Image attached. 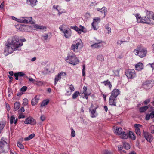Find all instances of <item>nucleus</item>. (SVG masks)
<instances>
[{
  "label": "nucleus",
  "mask_w": 154,
  "mask_h": 154,
  "mask_svg": "<svg viewBox=\"0 0 154 154\" xmlns=\"http://www.w3.org/2000/svg\"><path fill=\"white\" fill-rule=\"evenodd\" d=\"M103 43H105L104 42L99 41L97 43H95L91 45V47L93 48L99 49L100 48H103Z\"/></svg>",
  "instance_id": "obj_10"
},
{
  "label": "nucleus",
  "mask_w": 154,
  "mask_h": 154,
  "mask_svg": "<svg viewBox=\"0 0 154 154\" xmlns=\"http://www.w3.org/2000/svg\"><path fill=\"white\" fill-rule=\"evenodd\" d=\"M136 133L138 135H140V128L141 127L142 125L139 124H135L134 125Z\"/></svg>",
  "instance_id": "obj_18"
},
{
  "label": "nucleus",
  "mask_w": 154,
  "mask_h": 154,
  "mask_svg": "<svg viewBox=\"0 0 154 154\" xmlns=\"http://www.w3.org/2000/svg\"><path fill=\"white\" fill-rule=\"evenodd\" d=\"M49 100H46L43 101L41 104V106L42 107L47 105L49 102Z\"/></svg>",
  "instance_id": "obj_36"
},
{
  "label": "nucleus",
  "mask_w": 154,
  "mask_h": 154,
  "mask_svg": "<svg viewBox=\"0 0 154 154\" xmlns=\"http://www.w3.org/2000/svg\"><path fill=\"white\" fill-rule=\"evenodd\" d=\"M143 134L146 140L148 142L151 143L153 139V137L150 133L143 131Z\"/></svg>",
  "instance_id": "obj_9"
},
{
  "label": "nucleus",
  "mask_w": 154,
  "mask_h": 154,
  "mask_svg": "<svg viewBox=\"0 0 154 154\" xmlns=\"http://www.w3.org/2000/svg\"><path fill=\"white\" fill-rule=\"evenodd\" d=\"M120 91L117 89H114L111 92L110 96L116 98L119 94H120Z\"/></svg>",
  "instance_id": "obj_16"
},
{
  "label": "nucleus",
  "mask_w": 154,
  "mask_h": 154,
  "mask_svg": "<svg viewBox=\"0 0 154 154\" xmlns=\"http://www.w3.org/2000/svg\"><path fill=\"white\" fill-rule=\"evenodd\" d=\"M77 32L78 33L81 34L82 32H85L86 30H85V28L84 27L82 26L81 25H80L79 26V28Z\"/></svg>",
  "instance_id": "obj_30"
},
{
  "label": "nucleus",
  "mask_w": 154,
  "mask_h": 154,
  "mask_svg": "<svg viewBox=\"0 0 154 154\" xmlns=\"http://www.w3.org/2000/svg\"><path fill=\"white\" fill-rule=\"evenodd\" d=\"M70 28L75 30L76 31H78V30L79 29V28H78L77 26H71Z\"/></svg>",
  "instance_id": "obj_51"
},
{
  "label": "nucleus",
  "mask_w": 154,
  "mask_h": 154,
  "mask_svg": "<svg viewBox=\"0 0 154 154\" xmlns=\"http://www.w3.org/2000/svg\"><path fill=\"white\" fill-rule=\"evenodd\" d=\"M32 20V18L31 17H26L20 20L19 22L23 23L34 24V22Z\"/></svg>",
  "instance_id": "obj_11"
},
{
  "label": "nucleus",
  "mask_w": 154,
  "mask_h": 154,
  "mask_svg": "<svg viewBox=\"0 0 154 154\" xmlns=\"http://www.w3.org/2000/svg\"><path fill=\"white\" fill-rule=\"evenodd\" d=\"M154 117V111H152L150 114H147L146 115L145 119L146 120H149L150 119Z\"/></svg>",
  "instance_id": "obj_24"
},
{
  "label": "nucleus",
  "mask_w": 154,
  "mask_h": 154,
  "mask_svg": "<svg viewBox=\"0 0 154 154\" xmlns=\"http://www.w3.org/2000/svg\"><path fill=\"white\" fill-rule=\"evenodd\" d=\"M6 106L7 110L9 111L10 109V106L9 104L7 103H6Z\"/></svg>",
  "instance_id": "obj_58"
},
{
  "label": "nucleus",
  "mask_w": 154,
  "mask_h": 154,
  "mask_svg": "<svg viewBox=\"0 0 154 154\" xmlns=\"http://www.w3.org/2000/svg\"><path fill=\"white\" fill-rule=\"evenodd\" d=\"M123 145L124 148L126 149H129L130 148V146L129 144L126 143H124Z\"/></svg>",
  "instance_id": "obj_37"
},
{
  "label": "nucleus",
  "mask_w": 154,
  "mask_h": 154,
  "mask_svg": "<svg viewBox=\"0 0 154 154\" xmlns=\"http://www.w3.org/2000/svg\"><path fill=\"white\" fill-rule=\"evenodd\" d=\"M16 73L18 76H23L25 75V74L23 72H19Z\"/></svg>",
  "instance_id": "obj_45"
},
{
  "label": "nucleus",
  "mask_w": 154,
  "mask_h": 154,
  "mask_svg": "<svg viewBox=\"0 0 154 154\" xmlns=\"http://www.w3.org/2000/svg\"><path fill=\"white\" fill-rule=\"evenodd\" d=\"M25 124H30L32 125H34L36 123L35 120L32 117H29L26 119L24 121Z\"/></svg>",
  "instance_id": "obj_12"
},
{
  "label": "nucleus",
  "mask_w": 154,
  "mask_h": 154,
  "mask_svg": "<svg viewBox=\"0 0 154 154\" xmlns=\"http://www.w3.org/2000/svg\"><path fill=\"white\" fill-rule=\"evenodd\" d=\"M106 28L107 30L108 34H109L111 33V28H110L108 26H107L106 27Z\"/></svg>",
  "instance_id": "obj_52"
},
{
  "label": "nucleus",
  "mask_w": 154,
  "mask_h": 154,
  "mask_svg": "<svg viewBox=\"0 0 154 154\" xmlns=\"http://www.w3.org/2000/svg\"><path fill=\"white\" fill-rule=\"evenodd\" d=\"M25 110L23 107H22L19 110V112H22L24 111Z\"/></svg>",
  "instance_id": "obj_57"
},
{
  "label": "nucleus",
  "mask_w": 154,
  "mask_h": 154,
  "mask_svg": "<svg viewBox=\"0 0 154 154\" xmlns=\"http://www.w3.org/2000/svg\"><path fill=\"white\" fill-rule=\"evenodd\" d=\"M93 105L91 104V107L89 109V111L91 113V116L92 118H94L96 117L97 114L96 113V110L97 108V107L93 109Z\"/></svg>",
  "instance_id": "obj_13"
},
{
  "label": "nucleus",
  "mask_w": 154,
  "mask_h": 154,
  "mask_svg": "<svg viewBox=\"0 0 154 154\" xmlns=\"http://www.w3.org/2000/svg\"><path fill=\"white\" fill-rule=\"evenodd\" d=\"M5 125V123L4 121L0 122V133L1 132V130H2L3 128Z\"/></svg>",
  "instance_id": "obj_35"
},
{
  "label": "nucleus",
  "mask_w": 154,
  "mask_h": 154,
  "mask_svg": "<svg viewBox=\"0 0 154 154\" xmlns=\"http://www.w3.org/2000/svg\"><path fill=\"white\" fill-rule=\"evenodd\" d=\"M83 94L87 93V87L85 86H84L83 87Z\"/></svg>",
  "instance_id": "obj_55"
},
{
  "label": "nucleus",
  "mask_w": 154,
  "mask_h": 154,
  "mask_svg": "<svg viewBox=\"0 0 154 154\" xmlns=\"http://www.w3.org/2000/svg\"><path fill=\"white\" fill-rule=\"evenodd\" d=\"M135 69L138 71H140L143 68V66L142 63L139 62L135 65Z\"/></svg>",
  "instance_id": "obj_19"
},
{
  "label": "nucleus",
  "mask_w": 154,
  "mask_h": 154,
  "mask_svg": "<svg viewBox=\"0 0 154 154\" xmlns=\"http://www.w3.org/2000/svg\"><path fill=\"white\" fill-rule=\"evenodd\" d=\"M20 106V104L19 102L15 103L14 105V108L15 111L18 110Z\"/></svg>",
  "instance_id": "obj_34"
},
{
  "label": "nucleus",
  "mask_w": 154,
  "mask_h": 154,
  "mask_svg": "<svg viewBox=\"0 0 154 154\" xmlns=\"http://www.w3.org/2000/svg\"><path fill=\"white\" fill-rule=\"evenodd\" d=\"M27 88L26 86H23L20 89L21 91L22 92H25L27 89Z\"/></svg>",
  "instance_id": "obj_47"
},
{
  "label": "nucleus",
  "mask_w": 154,
  "mask_h": 154,
  "mask_svg": "<svg viewBox=\"0 0 154 154\" xmlns=\"http://www.w3.org/2000/svg\"><path fill=\"white\" fill-rule=\"evenodd\" d=\"M69 89L71 92L73 91L74 90V88L73 85L72 84L70 85L69 87Z\"/></svg>",
  "instance_id": "obj_49"
},
{
  "label": "nucleus",
  "mask_w": 154,
  "mask_h": 154,
  "mask_svg": "<svg viewBox=\"0 0 154 154\" xmlns=\"http://www.w3.org/2000/svg\"><path fill=\"white\" fill-rule=\"evenodd\" d=\"M40 119L42 121H44L45 119V117L44 116L42 115L40 117Z\"/></svg>",
  "instance_id": "obj_60"
},
{
  "label": "nucleus",
  "mask_w": 154,
  "mask_h": 154,
  "mask_svg": "<svg viewBox=\"0 0 154 154\" xmlns=\"http://www.w3.org/2000/svg\"><path fill=\"white\" fill-rule=\"evenodd\" d=\"M126 75L128 78H133L136 76L135 72L134 69H128L126 72Z\"/></svg>",
  "instance_id": "obj_8"
},
{
  "label": "nucleus",
  "mask_w": 154,
  "mask_h": 154,
  "mask_svg": "<svg viewBox=\"0 0 154 154\" xmlns=\"http://www.w3.org/2000/svg\"><path fill=\"white\" fill-rule=\"evenodd\" d=\"M133 52L136 55H138L142 58L146 56L147 51L146 49L143 48L141 46H139L134 50Z\"/></svg>",
  "instance_id": "obj_4"
},
{
  "label": "nucleus",
  "mask_w": 154,
  "mask_h": 154,
  "mask_svg": "<svg viewBox=\"0 0 154 154\" xmlns=\"http://www.w3.org/2000/svg\"><path fill=\"white\" fill-rule=\"evenodd\" d=\"M60 74H58V75L56 76L55 78L54 85H56L57 82L62 78V77L60 76Z\"/></svg>",
  "instance_id": "obj_32"
},
{
  "label": "nucleus",
  "mask_w": 154,
  "mask_h": 154,
  "mask_svg": "<svg viewBox=\"0 0 154 154\" xmlns=\"http://www.w3.org/2000/svg\"><path fill=\"white\" fill-rule=\"evenodd\" d=\"M120 137L122 139H126L128 137V134L127 132H122L120 135Z\"/></svg>",
  "instance_id": "obj_25"
},
{
  "label": "nucleus",
  "mask_w": 154,
  "mask_h": 154,
  "mask_svg": "<svg viewBox=\"0 0 154 154\" xmlns=\"http://www.w3.org/2000/svg\"><path fill=\"white\" fill-rule=\"evenodd\" d=\"M143 85L145 88L149 89L154 85V81L152 80H147L143 82Z\"/></svg>",
  "instance_id": "obj_6"
},
{
  "label": "nucleus",
  "mask_w": 154,
  "mask_h": 154,
  "mask_svg": "<svg viewBox=\"0 0 154 154\" xmlns=\"http://www.w3.org/2000/svg\"><path fill=\"white\" fill-rule=\"evenodd\" d=\"M65 60L66 62L74 65H76L79 62L76 56L71 53L68 54L67 57L66 58Z\"/></svg>",
  "instance_id": "obj_3"
},
{
  "label": "nucleus",
  "mask_w": 154,
  "mask_h": 154,
  "mask_svg": "<svg viewBox=\"0 0 154 154\" xmlns=\"http://www.w3.org/2000/svg\"><path fill=\"white\" fill-rule=\"evenodd\" d=\"M93 22L92 23L95 24L96 25H98L100 21V18L98 17H96L93 18Z\"/></svg>",
  "instance_id": "obj_29"
},
{
  "label": "nucleus",
  "mask_w": 154,
  "mask_h": 154,
  "mask_svg": "<svg viewBox=\"0 0 154 154\" xmlns=\"http://www.w3.org/2000/svg\"><path fill=\"white\" fill-rule=\"evenodd\" d=\"M15 118L14 116H12L10 119V122L11 124H12L14 123V121L15 119Z\"/></svg>",
  "instance_id": "obj_42"
},
{
  "label": "nucleus",
  "mask_w": 154,
  "mask_h": 154,
  "mask_svg": "<svg viewBox=\"0 0 154 154\" xmlns=\"http://www.w3.org/2000/svg\"><path fill=\"white\" fill-rule=\"evenodd\" d=\"M82 47L81 43L79 42H78L72 44L71 46V49L74 52H76L78 51V50L81 49Z\"/></svg>",
  "instance_id": "obj_7"
},
{
  "label": "nucleus",
  "mask_w": 154,
  "mask_h": 154,
  "mask_svg": "<svg viewBox=\"0 0 154 154\" xmlns=\"http://www.w3.org/2000/svg\"><path fill=\"white\" fill-rule=\"evenodd\" d=\"M150 102V99H148L146 100L144 102V104L146 105L149 102Z\"/></svg>",
  "instance_id": "obj_53"
},
{
  "label": "nucleus",
  "mask_w": 154,
  "mask_h": 154,
  "mask_svg": "<svg viewBox=\"0 0 154 154\" xmlns=\"http://www.w3.org/2000/svg\"><path fill=\"white\" fill-rule=\"evenodd\" d=\"M23 102L24 106L27 105L28 103V100L26 98H25L23 100Z\"/></svg>",
  "instance_id": "obj_43"
},
{
  "label": "nucleus",
  "mask_w": 154,
  "mask_h": 154,
  "mask_svg": "<svg viewBox=\"0 0 154 154\" xmlns=\"http://www.w3.org/2000/svg\"><path fill=\"white\" fill-rule=\"evenodd\" d=\"M58 8V6H56L55 5H54L53 6V8L54 9H56L57 11H59V10H60V9H59V8Z\"/></svg>",
  "instance_id": "obj_56"
},
{
  "label": "nucleus",
  "mask_w": 154,
  "mask_h": 154,
  "mask_svg": "<svg viewBox=\"0 0 154 154\" xmlns=\"http://www.w3.org/2000/svg\"><path fill=\"white\" fill-rule=\"evenodd\" d=\"M104 154H113L112 153L107 150H105L103 151Z\"/></svg>",
  "instance_id": "obj_50"
},
{
  "label": "nucleus",
  "mask_w": 154,
  "mask_h": 154,
  "mask_svg": "<svg viewBox=\"0 0 154 154\" xmlns=\"http://www.w3.org/2000/svg\"><path fill=\"white\" fill-rule=\"evenodd\" d=\"M79 93L78 91H75L72 95V98L73 99H76L78 96Z\"/></svg>",
  "instance_id": "obj_38"
},
{
  "label": "nucleus",
  "mask_w": 154,
  "mask_h": 154,
  "mask_svg": "<svg viewBox=\"0 0 154 154\" xmlns=\"http://www.w3.org/2000/svg\"><path fill=\"white\" fill-rule=\"evenodd\" d=\"M101 83H103L105 86H108L110 90L112 87V85L111 84L109 80H107L103 82H101Z\"/></svg>",
  "instance_id": "obj_21"
},
{
  "label": "nucleus",
  "mask_w": 154,
  "mask_h": 154,
  "mask_svg": "<svg viewBox=\"0 0 154 154\" xmlns=\"http://www.w3.org/2000/svg\"><path fill=\"white\" fill-rule=\"evenodd\" d=\"M97 59L100 61H103L104 60V57L101 54H99L97 56Z\"/></svg>",
  "instance_id": "obj_33"
},
{
  "label": "nucleus",
  "mask_w": 154,
  "mask_h": 154,
  "mask_svg": "<svg viewBox=\"0 0 154 154\" xmlns=\"http://www.w3.org/2000/svg\"><path fill=\"white\" fill-rule=\"evenodd\" d=\"M146 14L147 18L146 17V20H148V19H151L154 16V13L151 11L147 10L146 11Z\"/></svg>",
  "instance_id": "obj_17"
},
{
  "label": "nucleus",
  "mask_w": 154,
  "mask_h": 154,
  "mask_svg": "<svg viewBox=\"0 0 154 154\" xmlns=\"http://www.w3.org/2000/svg\"><path fill=\"white\" fill-rule=\"evenodd\" d=\"M25 116L24 115H23V114H20V115L19 116V119L23 118H25Z\"/></svg>",
  "instance_id": "obj_63"
},
{
  "label": "nucleus",
  "mask_w": 154,
  "mask_h": 154,
  "mask_svg": "<svg viewBox=\"0 0 154 154\" xmlns=\"http://www.w3.org/2000/svg\"><path fill=\"white\" fill-rule=\"evenodd\" d=\"M116 98L110 96L109 100V104L112 106H116Z\"/></svg>",
  "instance_id": "obj_14"
},
{
  "label": "nucleus",
  "mask_w": 154,
  "mask_h": 154,
  "mask_svg": "<svg viewBox=\"0 0 154 154\" xmlns=\"http://www.w3.org/2000/svg\"><path fill=\"white\" fill-rule=\"evenodd\" d=\"M35 136V134H31V135H30L29 136L30 137V138H31V139L33 137H34Z\"/></svg>",
  "instance_id": "obj_64"
},
{
  "label": "nucleus",
  "mask_w": 154,
  "mask_h": 154,
  "mask_svg": "<svg viewBox=\"0 0 154 154\" xmlns=\"http://www.w3.org/2000/svg\"><path fill=\"white\" fill-rule=\"evenodd\" d=\"M7 139L2 138L0 141V154L2 152H8L9 150L8 144L7 143Z\"/></svg>",
  "instance_id": "obj_2"
},
{
  "label": "nucleus",
  "mask_w": 154,
  "mask_h": 154,
  "mask_svg": "<svg viewBox=\"0 0 154 154\" xmlns=\"http://www.w3.org/2000/svg\"><path fill=\"white\" fill-rule=\"evenodd\" d=\"M122 43H123L122 41L119 40L117 41V44L118 45H120Z\"/></svg>",
  "instance_id": "obj_61"
},
{
  "label": "nucleus",
  "mask_w": 154,
  "mask_h": 154,
  "mask_svg": "<svg viewBox=\"0 0 154 154\" xmlns=\"http://www.w3.org/2000/svg\"><path fill=\"white\" fill-rule=\"evenodd\" d=\"M137 21L139 23H144L147 24H154V16L151 19L146 20V17H141L139 15L136 17Z\"/></svg>",
  "instance_id": "obj_5"
},
{
  "label": "nucleus",
  "mask_w": 154,
  "mask_h": 154,
  "mask_svg": "<svg viewBox=\"0 0 154 154\" xmlns=\"http://www.w3.org/2000/svg\"><path fill=\"white\" fill-rule=\"evenodd\" d=\"M28 79L30 81L32 82H33L34 81H35V80L32 78H28Z\"/></svg>",
  "instance_id": "obj_62"
},
{
  "label": "nucleus",
  "mask_w": 154,
  "mask_h": 154,
  "mask_svg": "<svg viewBox=\"0 0 154 154\" xmlns=\"http://www.w3.org/2000/svg\"><path fill=\"white\" fill-rule=\"evenodd\" d=\"M63 32L64 34V36L67 38H69L71 36L72 32L70 29L68 30L64 29V31Z\"/></svg>",
  "instance_id": "obj_15"
},
{
  "label": "nucleus",
  "mask_w": 154,
  "mask_h": 154,
  "mask_svg": "<svg viewBox=\"0 0 154 154\" xmlns=\"http://www.w3.org/2000/svg\"><path fill=\"white\" fill-rule=\"evenodd\" d=\"M17 40H18L20 43L21 44L22 43L23 44L22 42H24L26 41V39L24 38L21 39V40H19L18 39H17L15 38Z\"/></svg>",
  "instance_id": "obj_54"
},
{
  "label": "nucleus",
  "mask_w": 154,
  "mask_h": 154,
  "mask_svg": "<svg viewBox=\"0 0 154 154\" xmlns=\"http://www.w3.org/2000/svg\"><path fill=\"white\" fill-rule=\"evenodd\" d=\"M148 108V106H145L141 107L139 109V111L141 113L143 112L146 111Z\"/></svg>",
  "instance_id": "obj_31"
},
{
  "label": "nucleus",
  "mask_w": 154,
  "mask_h": 154,
  "mask_svg": "<svg viewBox=\"0 0 154 154\" xmlns=\"http://www.w3.org/2000/svg\"><path fill=\"white\" fill-rule=\"evenodd\" d=\"M122 132V130L121 128L117 127L116 130H115L114 133L116 134L120 135L121 134Z\"/></svg>",
  "instance_id": "obj_26"
},
{
  "label": "nucleus",
  "mask_w": 154,
  "mask_h": 154,
  "mask_svg": "<svg viewBox=\"0 0 154 154\" xmlns=\"http://www.w3.org/2000/svg\"><path fill=\"white\" fill-rule=\"evenodd\" d=\"M34 27L36 29V30L38 29H41V30H43L45 29H46V27L44 26H42L40 25H39L37 24H35L34 26Z\"/></svg>",
  "instance_id": "obj_27"
},
{
  "label": "nucleus",
  "mask_w": 154,
  "mask_h": 154,
  "mask_svg": "<svg viewBox=\"0 0 154 154\" xmlns=\"http://www.w3.org/2000/svg\"><path fill=\"white\" fill-rule=\"evenodd\" d=\"M39 100V97L36 96L33 99L31 102V103L32 105L34 106L37 104Z\"/></svg>",
  "instance_id": "obj_20"
},
{
  "label": "nucleus",
  "mask_w": 154,
  "mask_h": 154,
  "mask_svg": "<svg viewBox=\"0 0 154 154\" xmlns=\"http://www.w3.org/2000/svg\"><path fill=\"white\" fill-rule=\"evenodd\" d=\"M17 146L20 149H24V146L23 145L19 142L17 143Z\"/></svg>",
  "instance_id": "obj_39"
},
{
  "label": "nucleus",
  "mask_w": 154,
  "mask_h": 154,
  "mask_svg": "<svg viewBox=\"0 0 154 154\" xmlns=\"http://www.w3.org/2000/svg\"><path fill=\"white\" fill-rule=\"evenodd\" d=\"M27 2L32 7L36 5V3L37 2V0H26Z\"/></svg>",
  "instance_id": "obj_23"
},
{
  "label": "nucleus",
  "mask_w": 154,
  "mask_h": 154,
  "mask_svg": "<svg viewBox=\"0 0 154 154\" xmlns=\"http://www.w3.org/2000/svg\"><path fill=\"white\" fill-rule=\"evenodd\" d=\"M60 29L62 32L64 31V30L63 29V25H61L59 28Z\"/></svg>",
  "instance_id": "obj_59"
},
{
  "label": "nucleus",
  "mask_w": 154,
  "mask_h": 154,
  "mask_svg": "<svg viewBox=\"0 0 154 154\" xmlns=\"http://www.w3.org/2000/svg\"><path fill=\"white\" fill-rule=\"evenodd\" d=\"M85 65H84L83 66V69L82 70V76H85Z\"/></svg>",
  "instance_id": "obj_41"
},
{
  "label": "nucleus",
  "mask_w": 154,
  "mask_h": 154,
  "mask_svg": "<svg viewBox=\"0 0 154 154\" xmlns=\"http://www.w3.org/2000/svg\"><path fill=\"white\" fill-rule=\"evenodd\" d=\"M97 10L98 11H99L102 13H104V17L106 15V12L107 11V8L106 7H104L102 8H97Z\"/></svg>",
  "instance_id": "obj_22"
},
{
  "label": "nucleus",
  "mask_w": 154,
  "mask_h": 154,
  "mask_svg": "<svg viewBox=\"0 0 154 154\" xmlns=\"http://www.w3.org/2000/svg\"><path fill=\"white\" fill-rule=\"evenodd\" d=\"M128 137L133 140H135L136 139V137L132 131H129L128 134Z\"/></svg>",
  "instance_id": "obj_28"
},
{
  "label": "nucleus",
  "mask_w": 154,
  "mask_h": 154,
  "mask_svg": "<svg viewBox=\"0 0 154 154\" xmlns=\"http://www.w3.org/2000/svg\"><path fill=\"white\" fill-rule=\"evenodd\" d=\"M60 74V76L62 77V78L66 76V74L65 72H61L58 74Z\"/></svg>",
  "instance_id": "obj_40"
},
{
  "label": "nucleus",
  "mask_w": 154,
  "mask_h": 154,
  "mask_svg": "<svg viewBox=\"0 0 154 154\" xmlns=\"http://www.w3.org/2000/svg\"><path fill=\"white\" fill-rule=\"evenodd\" d=\"M23 45V44L20 43L19 40L15 38H14L10 44H8L5 48V51L8 53H12L14 50H20V46Z\"/></svg>",
  "instance_id": "obj_1"
},
{
  "label": "nucleus",
  "mask_w": 154,
  "mask_h": 154,
  "mask_svg": "<svg viewBox=\"0 0 154 154\" xmlns=\"http://www.w3.org/2000/svg\"><path fill=\"white\" fill-rule=\"evenodd\" d=\"M71 136L72 137H74L75 135V133L74 130L72 128H71Z\"/></svg>",
  "instance_id": "obj_46"
},
{
  "label": "nucleus",
  "mask_w": 154,
  "mask_h": 154,
  "mask_svg": "<svg viewBox=\"0 0 154 154\" xmlns=\"http://www.w3.org/2000/svg\"><path fill=\"white\" fill-rule=\"evenodd\" d=\"M44 40H47L48 38V35L47 34H45L42 36Z\"/></svg>",
  "instance_id": "obj_44"
},
{
  "label": "nucleus",
  "mask_w": 154,
  "mask_h": 154,
  "mask_svg": "<svg viewBox=\"0 0 154 154\" xmlns=\"http://www.w3.org/2000/svg\"><path fill=\"white\" fill-rule=\"evenodd\" d=\"M91 25H92V29H94V30H97V28H96V26L97 25H96L95 26V24L94 23H92Z\"/></svg>",
  "instance_id": "obj_48"
}]
</instances>
